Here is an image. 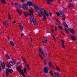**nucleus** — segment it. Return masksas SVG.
Listing matches in <instances>:
<instances>
[{
	"instance_id": "nucleus-1",
	"label": "nucleus",
	"mask_w": 77,
	"mask_h": 77,
	"mask_svg": "<svg viewBox=\"0 0 77 77\" xmlns=\"http://www.w3.org/2000/svg\"><path fill=\"white\" fill-rule=\"evenodd\" d=\"M44 15H45L46 17H48V14L47 12V11L45 10L44 9H41L38 12V15L39 17H41Z\"/></svg>"
},
{
	"instance_id": "nucleus-2",
	"label": "nucleus",
	"mask_w": 77,
	"mask_h": 77,
	"mask_svg": "<svg viewBox=\"0 0 77 77\" xmlns=\"http://www.w3.org/2000/svg\"><path fill=\"white\" fill-rule=\"evenodd\" d=\"M29 15L30 16V22L31 23H32V22H33L35 19H34V18L32 17V18L31 17V15H33V9L31 8V10H29Z\"/></svg>"
},
{
	"instance_id": "nucleus-3",
	"label": "nucleus",
	"mask_w": 77,
	"mask_h": 77,
	"mask_svg": "<svg viewBox=\"0 0 77 77\" xmlns=\"http://www.w3.org/2000/svg\"><path fill=\"white\" fill-rule=\"evenodd\" d=\"M56 14L58 15V16H60L61 17H62V19L63 20H65L66 17L63 11H60L59 12V13L58 12H56Z\"/></svg>"
},
{
	"instance_id": "nucleus-4",
	"label": "nucleus",
	"mask_w": 77,
	"mask_h": 77,
	"mask_svg": "<svg viewBox=\"0 0 77 77\" xmlns=\"http://www.w3.org/2000/svg\"><path fill=\"white\" fill-rule=\"evenodd\" d=\"M39 51H40V53H41V54L43 55V56L44 57H46V56H47V54H44V51H43V50H42V48H40L39 49Z\"/></svg>"
},
{
	"instance_id": "nucleus-5",
	"label": "nucleus",
	"mask_w": 77,
	"mask_h": 77,
	"mask_svg": "<svg viewBox=\"0 0 77 77\" xmlns=\"http://www.w3.org/2000/svg\"><path fill=\"white\" fill-rule=\"evenodd\" d=\"M13 72V71L12 69H7L6 70L5 73L6 74H7V75H9L8 72H10V73H12V72Z\"/></svg>"
},
{
	"instance_id": "nucleus-6",
	"label": "nucleus",
	"mask_w": 77,
	"mask_h": 77,
	"mask_svg": "<svg viewBox=\"0 0 77 77\" xmlns=\"http://www.w3.org/2000/svg\"><path fill=\"white\" fill-rule=\"evenodd\" d=\"M35 5L34 4L32 3V4L31 6H34V8L35 11H36V12H37V13H38V10H39L40 9H39V7L37 6H35Z\"/></svg>"
},
{
	"instance_id": "nucleus-7",
	"label": "nucleus",
	"mask_w": 77,
	"mask_h": 77,
	"mask_svg": "<svg viewBox=\"0 0 77 77\" xmlns=\"http://www.w3.org/2000/svg\"><path fill=\"white\" fill-rule=\"evenodd\" d=\"M48 70H49V68L48 67H45L44 68L43 71L45 73H47L48 72Z\"/></svg>"
},
{
	"instance_id": "nucleus-8",
	"label": "nucleus",
	"mask_w": 77,
	"mask_h": 77,
	"mask_svg": "<svg viewBox=\"0 0 77 77\" xmlns=\"http://www.w3.org/2000/svg\"><path fill=\"white\" fill-rule=\"evenodd\" d=\"M27 5L24 4L22 5V8L25 10H27L28 9V7Z\"/></svg>"
},
{
	"instance_id": "nucleus-9",
	"label": "nucleus",
	"mask_w": 77,
	"mask_h": 77,
	"mask_svg": "<svg viewBox=\"0 0 77 77\" xmlns=\"http://www.w3.org/2000/svg\"><path fill=\"white\" fill-rule=\"evenodd\" d=\"M15 7L17 8H21L22 7L18 3H16L14 4Z\"/></svg>"
},
{
	"instance_id": "nucleus-10",
	"label": "nucleus",
	"mask_w": 77,
	"mask_h": 77,
	"mask_svg": "<svg viewBox=\"0 0 77 77\" xmlns=\"http://www.w3.org/2000/svg\"><path fill=\"white\" fill-rule=\"evenodd\" d=\"M1 66L2 67V68L4 69L5 68V63L4 62H3L1 64Z\"/></svg>"
},
{
	"instance_id": "nucleus-11",
	"label": "nucleus",
	"mask_w": 77,
	"mask_h": 77,
	"mask_svg": "<svg viewBox=\"0 0 77 77\" xmlns=\"http://www.w3.org/2000/svg\"><path fill=\"white\" fill-rule=\"evenodd\" d=\"M69 30L72 33L74 34L75 33L74 30V29H73L72 28H69Z\"/></svg>"
},
{
	"instance_id": "nucleus-12",
	"label": "nucleus",
	"mask_w": 77,
	"mask_h": 77,
	"mask_svg": "<svg viewBox=\"0 0 77 77\" xmlns=\"http://www.w3.org/2000/svg\"><path fill=\"white\" fill-rule=\"evenodd\" d=\"M32 5V3L30 1H28L27 2V4L26 5H27V6H31Z\"/></svg>"
},
{
	"instance_id": "nucleus-13",
	"label": "nucleus",
	"mask_w": 77,
	"mask_h": 77,
	"mask_svg": "<svg viewBox=\"0 0 77 77\" xmlns=\"http://www.w3.org/2000/svg\"><path fill=\"white\" fill-rule=\"evenodd\" d=\"M54 76L55 77H59V75L58 72H56L54 74Z\"/></svg>"
},
{
	"instance_id": "nucleus-14",
	"label": "nucleus",
	"mask_w": 77,
	"mask_h": 77,
	"mask_svg": "<svg viewBox=\"0 0 77 77\" xmlns=\"http://www.w3.org/2000/svg\"><path fill=\"white\" fill-rule=\"evenodd\" d=\"M42 42L43 43H46V42H47L48 40L46 38H44L42 39Z\"/></svg>"
},
{
	"instance_id": "nucleus-15",
	"label": "nucleus",
	"mask_w": 77,
	"mask_h": 77,
	"mask_svg": "<svg viewBox=\"0 0 77 77\" xmlns=\"http://www.w3.org/2000/svg\"><path fill=\"white\" fill-rule=\"evenodd\" d=\"M19 25L20 27V29H21V30H23L24 29L23 28V26H22V25H21V24L20 23H19Z\"/></svg>"
},
{
	"instance_id": "nucleus-16",
	"label": "nucleus",
	"mask_w": 77,
	"mask_h": 77,
	"mask_svg": "<svg viewBox=\"0 0 77 77\" xmlns=\"http://www.w3.org/2000/svg\"><path fill=\"white\" fill-rule=\"evenodd\" d=\"M23 13L25 17H26L29 15V13L26 11H24Z\"/></svg>"
},
{
	"instance_id": "nucleus-17",
	"label": "nucleus",
	"mask_w": 77,
	"mask_h": 77,
	"mask_svg": "<svg viewBox=\"0 0 77 77\" xmlns=\"http://www.w3.org/2000/svg\"><path fill=\"white\" fill-rule=\"evenodd\" d=\"M3 24L5 26H7L8 25V22L7 21H5V22H3Z\"/></svg>"
},
{
	"instance_id": "nucleus-18",
	"label": "nucleus",
	"mask_w": 77,
	"mask_h": 77,
	"mask_svg": "<svg viewBox=\"0 0 77 77\" xmlns=\"http://www.w3.org/2000/svg\"><path fill=\"white\" fill-rule=\"evenodd\" d=\"M61 41L62 42V47L63 48H64L65 47V44H64V42H64V41H63V40L62 39L61 40Z\"/></svg>"
},
{
	"instance_id": "nucleus-19",
	"label": "nucleus",
	"mask_w": 77,
	"mask_h": 77,
	"mask_svg": "<svg viewBox=\"0 0 77 77\" xmlns=\"http://www.w3.org/2000/svg\"><path fill=\"white\" fill-rule=\"evenodd\" d=\"M71 39H72V40L73 41H75V38L73 35L71 36Z\"/></svg>"
},
{
	"instance_id": "nucleus-20",
	"label": "nucleus",
	"mask_w": 77,
	"mask_h": 77,
	"mask_svg": "<svg viewBox=\"0 0 77 77\" xmlns=\"http://www.w3.org/2000/svg\"><path fill=\"white\" fill-rule=\"evenodd\" d=\"M10 43L12 46L13 47L14 46V42H13L12 41L10 42Z\"/></svg>"
},
{
	"instance_id": "nucleus-21",
	"label": "nucleus",
	"mask_w": 77,
	"mask_h": 77,
	"mask_svg": "<svg viewBox=\"0 0 77 77\" xmlns=\"http://www.w3.org/2000/svg\"><path fill=\"white\" fill-rule=\"evenodd\" d=\"M1 3H3V4H5L6 3V1L5 0H1Z\"/></svg>"
},
{
	"instance_id": "nucleus-22",
	"label": "nucleus",
	"mask_w": 77,
	"mask_h": 77,
	"mask_svg": "<svg viewBox=\"0 0 77 77\" xmlns=\"http://www.w3.org/2000/svg\"><path fill=\"white\" fill-rule=\"evenodd\" d=\"M49 66L50 67H51V66H53V64H52V63L51 62H50L49 63Z\"/></svg>"
},
{
	"instance_id": "nucleus-23",
	"label": "nucleus",
	"mask_w": 77,
	"mask_h": 77,
	"mask_svg": "<svg viewBox=\"0 0 77 77\" xmlns=\"http://www.w3.org/2000/svg\"><path fill=\"white\" fill-rule=\"evenodd\" d=\"M34 21H33V24L34 25H36L37 24V22L34 19Z\"/></svg>"
},
{
	"instance_id": "nucleus-24",
	"label": "nucleus",
	"mask_w": 77,
	"mask_h": 77,
	"mask_svg": "<svg viewBox=\"0 0 77 77\" xmlns=\"http://www.w3.org/2000/svg\"><path fill=\"white\" fill-rule=\"evenodd\" d=\"M17 12L19 14H22V12H21V11H20V10H19V9H17Z\"/></svg>"
},
{
	"instance_id": "nucleus-25",
	"label": "nucleus",
	"mask_w": 77,
	"mask_h": 77,
	"mask_svg": "<svg viewBox=\"0 0 77 77\" xmlns=\"http://www.w3.org/2000/svg\"><path fill=\"white\" fill-rule=\"evenodd\" d=\"M74 7V5L72 4H71L69 5V8L70 9L72 8H73Z\"/></svg>"
},
{
	"instance_id": "nucleus-26",
	"label": "nucleus",
	"mask_w": 77,
	"mask_h": 77,
	"mask_svg": "<svg viewBox=\"0 0 77 77\" xmlns=\"http://www.w3.org/2000/svg\"><path fill=\"white\" fill-rule=\"evenodd\" d=\"M9 64L11 66H13L14 64L11 61H10Z\"/></svg>"
},
{
	"instance_id": "nucleus-27",
	"label": "nucleus",
	"mask_w": 77,
	"mask_h": 77,
	"mask_svg": "<svg viewBox=\"0 0 77 77\" xmlns=\"http://www.w3.org/2000/svg\"><path fill=\"white\" fill-rule=\"evenodd\" d=\"M64 26L65 27H66L68 28V26L67 24H66V23H64Z\"/></svg>"
},
{
	"instance_id": "nucleus-28",
	"label": "nucleus",
	"mask_w": 77,
	"mask_h": 77,
	"mask_svg": "<svg viewBox=\"0 0 77 77\" xmlns=\"http://www.w3.org/2000/svg\"><path fill=\"white\" fill-rule=\"evenodd\" d=\"M8 17L9 20L11 19V16H10V14L9 13H8Z\"/></svg>"
},
{
	"instance_id": "nucleus-29",
	"label": "nucleus",
	"mask_w": 77,
	"mask_h": 77,
	"mask_svg": "<svg viewBox=\"0 0 77 77\" xmlns=\"http://www.w3.org/2000/svg\"><path fill=\"white\" fill-rule=\"evenodd\" d=\"M43 19L44 20H45V18H46V16L45 15H43Z\"/></svg>"
},
{
	"instance_id": "nucleus-30",
	"label": "nucleus",
	"mask_w": 77,
	"mask_h": 77,
	"mask_svg": "<svg viewBox=\"0 0 77 77\" xmlns=\"http://www.w3.org/2000/svg\"><path fill=\"white\" fill-rule=\"evenodd\" d=\"M6 57L7 59H10V58L9 57V55H8V54H7L6 55Z\"/></svg>"
},
{
	"instance_id": "nucleus-31",
	"label": "nucleus",
	"mask_w": 77,
	"mask_h": 77,
	"mask_svg": "<svg viewBox=\"0 0 77 77\" xmlns=\"http://www.w3.org/2000/svg\"><path fill=\"white\" fill-rule=\"evenodd\" d=\"M46 1L47 2V3H48V5H50V0H46Z\"/></svg>"
},
{
	"instance_id": "nucleus-32",
	"label": "nucleus",
	"mask_w": 77,
	"mask_h": 77,
	"mask_svg": "<svg viewBox=\"0 0 77 77\" xmlns=\"http://www.w3.org/2000/svg\"><path fill=\"white\" fill-rule=\"evenodd\" d=\"M44 62L45 63V65H47V61L46 60H44Z\"/></svg>"
},
{
	"instance_id": "nucleus-33",
	"label": "nucleus",
	"mask_w": 77,
	"mask_h": 77,
	"mask_svg": "<svg viewBox=\"0 0 77 77\" xmlns=\"http://www.w3.org/2000/svg\"><path fill=\"white\" fill-rule=\"evenodd\" d=\"M23 61L24 63H26V60L25 59V58H23Z\"/></svg>"
},
{
	"instance_id": "nucleus-34",
	"label": "nucleus",
	"mask_w": 77,
	"mask_h": 77,
	"mask_svg": "<svg viewBox=\"0 0 77 77\" xmlns=\"http://www.w3.org/2000/svg\"><path fill=\"white\" fill-rule=\"evenodd\" d=\"M19 71V72H20V73H21V74H23V73H24V72H23V70H20Z\"/></svg>"
},
{
	"instance_id": "nucleus-35",
	"label": "nucleus",
	"mask_w": 77,
	"mask_h": 77,
	"mask_svg": "<svg viewBox=\"0 0 77 77\" xmlns=\"http://www.w3.org/2000/svg\"><path fill=\"white\" fill-rule=\"evenodd\" d=\"M58 27L61 30H63V28L61 26H59Z\"/></svg>"
},
{
	"instance_id": "nucleus-36",
	"label": "nucleus",
	"mask_w": 77,
	"mask_h": 77,
	"mask_svg": "<svg viewBox=\"0 0 77 77\" xmlns=\"http://www.w3.org/2000/svg\"><path fill=\"white\" fill-rule=\"evenodd\" d=\"M21 69V67L19 66L17 68V69L18 71H20V69Z\"/></svg>"
},
{
	"instance_id": "nucleus-37",
	"label": "nucleus",
	"mask_w": 77,
	"mask_h": 77,
	"mask_svg": "<svg viewBox=\"0 0 77 77\" xmlns=\"http://www.w3.org/2000/svg\"><path fill=\"white\" fill-rule=\"evenodd\" d=\"M49 73L51 74V75H53V76L54 75H53V73H52V72L51 71H50L49 72Z\"/></svg>"
},
{
	"instance_id": "nucleus-38",
	"label": "nucleus",
	"mask_w": 77,
	"mask_h": 77,
	"mask_svg": "<svg viewBox=\"0 0 77 77\" xmlns=\"http://www.w3.org/2000/svg\"><path fill=\"white\" fill-rule=\"evenodd\" d=\"M56 69L57 71H60V69L58 67H56Z\"/></svg>"
},
{
	"instance_id": "nucleus-39",
	"label": "nucleus",
	"mask_w": 77,
	"mask_h": 77,
	"mask_svg": "<svg viewBox=\"0 0 77 77\" xmlns=\"http://www.w3.org/2000/svg\"><path fill=\"white\" fill-rule=\"evenodd\" d=\"M17 65H18V66H21L20 63L19 61H18L17 62Z\"/></svg>"
},
{
	"instance_id": "nucleus-40",
	"label": "nucleus",
	"mask_w": 77,
	"mask_h": 77,
	"mask_svg": "<svg viewBox=\"0 0 77 77\" xmlns=\"http://www.w3.org/2000/svg\"><path fill=\"white\" fill-rule=\"evenodd\" d=\"M39 56L40 57V58H41V59H43V57H42V56H41V54H39Z\"/></svg>"
},
{
	"instance_id": "nucleus-41",
	"label": "nucleus",
	"mask_w": 77,
	"mask_h": 77,
	"mask_svg": "<svg viewBox=\"0 0 77 77\" xmlns=\"http://www.w3.org/2000/svg\"><path fill=\"white\" fill-rule=\"evenodd\" d=\"M51 32L52 33H54V29H51Z\"/></svg>"
},
{
	"instance_id": "nucleus-42",
	"label": "nucleus",
	"mask_w": 77,
	"mask_h": 77,
	"mask_svg": "<svg viewBox=\"0 0 77 77\" xmlns=\"http://www.w3.org/2000/svg\"><path fill=\"white\" fill-rule=\"evenodd\" d=\"M65 30L66 31V32H67L68 33V29L66 28H65Z\"/></svg>"
},
{
	"instance_id": "nucleus-43",
	"label": "nucleus",
	"mask_w": 77,
	"mask_h": 77,
	"mask_svg": "<svg viewBox=\"0 0 77 77\" xmlns=\"http://www.w3.org/2000/svg\"><path fill=\"white\" fill-rule=\"evenodd\" d=\"M29 66H30L29 65H28V64H26V67L27 68H29Z\"/></svg>"
},
{
	"instance_id": "nucleus-44",
	"label": "nucleus",
	"mask_w": 77,
	"mask_h": 77,
	"mask_svg": "<svg viewBox=\"0 0 77 77\" xmlns=\"http://www.w3.org/2000/svg\"><path fill=\"white\" fill-rule=\"evenodd\" d=\"M7 66L8 68H11V66H10V65H9V64L8 65H7Z\"/></svg>"
},
{
	"instance_id": "nucleus-45",
	"label": "nucleus",
	"mask_w": 77,
	"mask_h": 77,
	"mask_svg": "<svg viewBox=\"0 0 77 77\" xmlns=\"http://www.w3.org/2000/svg\"><path fill=\"white\" fill-rule=\"evenodd\" d=\"M21 74L23 77H24V76H25V75H24V73H22Z\"/></svg>"
},
{
	"instance_id": "nucleus-46",
	"label": "nucleus",
	"mask_w": 77,
	"mask_h": 77,
	"mask_svg": "<svg viewBox=\"0 0 77 77\" xmlns=\"http://www.w3.org/2000/svg\"><path fill=\"white\" fill-rule=\"evenodd\" d=\"M49 14L50 16H51V15H52V14L50 12V11H49Z\"/></svg>"
},
{
	"instance_id": "nucleus-47",
	"label": "nucleus",
	"mask_w": 77,
	"mask_h": 77,
	"mask_svg": "<svg viewBox=\"0 0 77 77\" xmlns=\"http://www.w3.org/2000/svg\"><path fill=\"white\" fill-rule=\"evenodd\" d=\"M24 72H25V73H26V68H25L24 69Z\"/></svg>"
},
{
	"instance_id": "nucleus-48",
	"label": "nucleus",
	"mask_w": 77,
	"mask_h": 77,
	"mask_svg": "<svg viewBox=\"0 0 77 77\" xmlns=\"http://www.w3.org/2000/svg\"><path fill=\"white\" fill-rule=\"evenodd\" d=\"M16 22V21H15V20H14V21L13 22H12V23L13 24H15V23Z\"/></svg>"
},
{
	"instance_id": "nucleus-49",
	"label": "nucleus",
	"mask_w": 77,
	"mask_h": 77,
	"mask_svg": "<svg viewBox=\"0 0 77 77\" xmlns=\"http://www.w3.org/2000/svg\"><path fill=\"white\" fill-rule=\"evenodd\" d=\"M55 31H57V27L55 26Z\"/></svg>"
},
{
	"instance_id": "nucleus-50",
	"label": "nucleus",
	"mask_w": 77,
	"mask_h": 77,
	"mask_svg": "<svg viewBox=\"0 0 77 77\" xmlns=\"http://www.w3.org/2000/svg\"><path fill=\"white\" fill-rule=\"evenodd\" d=\"M61 33L63 34V35H65V34L64 33H63V32H61Z\"/></svg>"
},
{
	"instance_id": "nucleus-51",
	"label": "nucleus",
	"mask_w": 77,
	"mask_h": 77,
	"mask_svg": "<svg viewBox=\"0 0 77 77\" xmlns=\"http://www.w3.org/2000/svg\"><path fill=\"white\" fill-rule=\"evenodd\" d=\"M25 0H21V2L23 3Z\"/></svg>"
},
{
	"instance_id": "nucleus-52",
	"label": "nucleus",
	"mask_w": 77,
	"mask_h": 77,
	"mask_svg": "<svg viewBox=\"0 0 77 77\" xmlns=\"http://www.w3.org/2000/svg\"><path fill=\"white\" fill-rule=\"evenodd\" d=\"M53 38L54 39H56V38H55V37H54V36H53Z\"/></svg>"
},
{
	"instance_id": "nucleus-53",
	"label": "nucleus",
	"mask_w": 77,
	"mask_h": 77,
	"mask_svg": "<svg viewBox=\"0 0 77 77\" xmlns=\"http://www.w3.org/2000/svg\"><path fill=\"white\" fill-rule=\"evenodd\" d=\"M27 68L28 69V71H29L30 70V68H29V67H28Z\"/></svg>"
},
{
	"instance_id": "nucleus-54",
	"label": "nucleus",
	"mask_w": 77,
	"mask_h": 77,
	"mask_svg": "<svg viewBox=\"0 0 77 77\" xmlns=\"http://www.w3.org/2000/svg\"><path fill=\"white\" fill-rule=\"evenodd\" d=\"M57 23H59V20H57Z\"/></svg>"
},
{
	"instance_id": "nucleus-55",
	"label": "nucleus",
	"mask_w": 77,
	"mask_h": 77,
	"mask_svg": "<svg viewBox=\"0 0 77 77\" xmlns=\"http://www.w3.org/2000/svg\"><path fill=\"white\" fill-rule=\"evenodd\" d=\"M26 77H30V75H27L26 76Z\"/></svg>"
},
{
	"instance_id": "nucleus-56",
	"label": "nucleus",
	"mask_w": 77,
	"mask_h": 77,
	"mask_svg": "<svg viewBox=\"0 0 77 77\" xmlns=\"http://www.w3.org/2000/svg\"><path fill=\"white\" fill-rule=\"evenodd\" d=\"M20 35H21V36H23V35H24V34H21Z\"/></svg>"
},
{
	"instance_id": "nucleus-57",
	"label": "nucleus",
	"mask_w": 77,
	"mask_h": 77,
	"mask_svg": "<svg viewBox=\"0 0 77 77\" xmlns=\"http://www.w3.org/2000/svg\"><path fill=\"white\" fill-rule=\"evenodd\" d=\"M14 64H17V62H14Z\"/></svg>"
},
{
	"instance_id": "nucleus-58",
	"label": "nucleus",
	"mask_w": 77,
	"mask_h": 77,
	"mask_svg": "<svg viewBox=\"0 0 77 77\" xmlns=\"http://www.w3.org/2000/svg\"><path fill=\"white\" fill-rule=\"evenodd\" d=\"M9 65V63L8 62H7V65Z\"/></svg>"
},
{
	"instance_id": "nucleus-59",
	"label": "nucleus",
	"mask_w": 77,
	"mask_h": 77,
	"mask_svg": "<svg viewBox=\"0 0 77 77\" xmlns=\"http://www.w3.org/2000/svg\"><path fill=\"white\" fill-rule=\"evenodd\" d=\"M1 71H2V69L0 67V72H1Z\"/></svg>"
},
{
	"instance_id": "nucleus-60",
	"label": "nucleus",
	"mask_w": 77,
	"mask_h": 77,
	"mask_svg": "<svg viewBox=\"0 0 77 77\" xmlns=\"http://www.w3.org/2000/svg\"><path fill=\"white\" fill-rule=\"evenodd\" d=\"M30 40L31 41H32V38H30Z\"/></svg>"
},
{
	"instance_id": "nucleus-61",
	"label": "nucleus",
	"mask_w": 77,
	"mask_h": 77,
	"mask_svg": "<svg viewBox=\"0 0 77 77\" xmlns=\"http://www.w3.org/2000/svg\"><path fill=\"white\" fill-rule=\"evenodd\" d=\"M51 2H53V0H51Z\"/></svg>"
},
{
	"instance_id": "nucleus-62",
	"label": "nucleus",
	"mask_w": 77,
	"mask_h": 77,
	"mask_svg": "<svg viewBox=\"0 0 77 77\" xmlns=\"http://www.w3.org/2000/svg\"><path fill=\"white\" fill-rule=\"evenodd\" d=\"M70 1L71 2H72V0H70Z\"/></svg>"
},
{
	"instance_id": "nucleus-63",
	"label": "nucleus",
	"mask_w": 77,
	"mask_h": 77,
	"mask_svg": "<svg viewBox=\"0 0 77 77\" xmlns=\"http://www.w3.org/2000/svg\"><path fill=\"white\" fill-rule=\"evenodd\" d=\"M30 35H31L30 34H29V36H30Z\"/></svg>"
},
{
	"instance_id": "nucleus-64",
	"label": "nucleus",
	"mask_w": 77,
	"mask_h": 77,
	"mask_svg": "<svg viewBox=\"0 0 77 77\" xmlns=\"http://www.w3.org/2000/svg\"><path fill=\"white\" fill-rule=\"evenodd\" d=\"M12 5H14V4L13 3H12Z\"/></svg>"
}]
</instances>
